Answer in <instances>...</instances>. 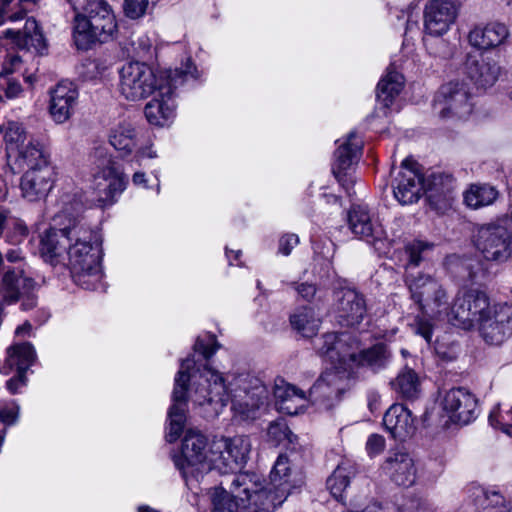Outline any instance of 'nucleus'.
<instances>
[{
  "label": "nucleus",
  "instance_id": "45",
  "mask_svg": "<svg viewBox=\"0 0 512 512\" xmlns=\"http://www.w3.org/2000/svg\"><path fill=\"white\" fill-rule=\"evenodd\" d=\"M21 0H0V25L6 19L18 21L24 18L25 10L20 6Z\"/></svg>",
  "mask_w": 512,
  "mask_h": 512
},
{
  "label": "nucleus",
  "instance_id": "9",
  "mask_svg": "<svg viewBox=\"0 0 512 512\" xmlns=\"http://www.w3.org/2000/svg\"><path fill=\"white\" fill-rule=\"evenodd\" d=\"M475 247L487 261L504 263L512 256V227L507 215L480 226Z\"/></svg>",
  "mask_w": 512,
  "mask_h": 512
},
{
  "label": "nucleus",
  "instance_id": "33",
  "mask_svg": "<svg viewBox=\"0 0 512 512\" xmlns=\"http://www.w3.org/2000/svg\"><path fill=\"white\" fill-rule=\"evenodd\" d=\"M465 69L470 79L482 88L494 85L500 73V67L494 61L472 54L467 55Z\"/></svg>",
  "mask_w": 512,
  "mask_h": 512
},
{
  "label": "nucleus",
  "instance_id": "30",
  "mask_svg": "<svg viewBox=\"0 0 512 512\" xmlns=\"http://www.w3.org/2000/svg\"><path fill=\"white\" fill-rule=\"evenodd\" d=\"M424 194L436 209L450 206L456 188V181L450 174L444 172H431L424 175Z\"/></svg>",
  "mask_w": 512,
  "mask_h": 512
},
{
  "label": "nucleus",
  "instance_id": "17",
  "mask_svg": "<svg viewBox=\"0 0 512 512\" xmlns=\"http://www.w3.org/2000/svg\"><path fill=\"white\" fill-rule=\"evenodd\" d=\"M321 353L333 364V370L344 372L355 365L361 343L358 337L349 332L327 333L322 337Z\"/></svg>",
  "mask_w": 512,
  "mask_h": 512
},
{
  "label": "nucleus",
  "instance_id": "34",
  "mask_svg": "<svg viewBox=\"0 0 512 512\" xmlns=\"http://www.w3.org/2000/svg\"><path fill=\"white\" fill-rule=\"evenodd\" d=\"M274 395L279 411L289 415L300 413L307 401V396L303 390L284 381H281V384H276Z\"/></svg>",
  "mask_w": 512,
  "mask_h": 512
},
{
  "label": "nucleus",
  "instance_id": "37",
  "mask_svg": "<svg viewBox=\"0 0 512 512\" xmlns=\"http://www.w3.org/2000/svg\"><path fill=\"white\" fill-rule=\"evenodd\" d=\"M391 352L384 343H377L367 349H361L355 365L363 366L374 372L380 371L388 365Z\"/></svg>",
  "mask_w": 512,
  "mask_h": 512
},
{
  "label": "nucleus",
  "instance_id": "44",
  "mask_svg": "<svg viewBox=\"0 0 512 512\" xmlns=\"http://www.w3.org/2000/svg\"><path fill=\"white\" fill-rule=\"evenodd\" d=\"M295 437L284 420L274 421L268 426L267 441L273 446L293 443Z\"/></svg>",
  "mask_w": 512,
  "mask_h": 512
},
{
  "label": "nucleus",
  "instance_id": "63",
  "mask_svg": "<svg viewBox=\"0 0 512 512\" xmlns=\"http://www.w3.org/2000/svg\"><path fill=\"white\" fill-rule=\"evenodd\" d=\"M25 382H26V376L24 375V377L20 380V377L18 375V372H16V376H14L13 378L9 379L6 383L7 385V389L12 393V394H15L17 393L18 391V388L20 386H23L25 385Z\"/></svg>",
  "mask_w": 512,
  "mask_h": 512
},
{
  "label": "nucleus",
  "instance_id": "5",
  "mask_svg": "<svg viewBox=\"0 0 512 512\" xmlns=\"http://www.w3.org/2000/svg\"><path fill=\"white\" fill-rule=\"evenodd\" d=\"M116 31L115 15L105 0H88L83 13L76 14L74 19V42L82 50L108 41Z\"/></svg>",
  "mask_w": 512,
  "mask_h": 512
},
{
  "label": "nucleus",
  "instance_id": "56",
  "mask_svg": "<svg viewBox=\"0 0 512 512\" xmlns=\"http://www.w3.org/2000/svg\"><path fill=\"white\" fill-rule=\"evenodd\" d=\"M19 415V406L12 402L0 410V420L6 425L16 423Z\"/></svg>",
  "mask_w": 512,
  "mask_h": 512
},
{
  "label": "nucleus",
  "instance_id": "32",
  "mask_svg": "<svg viewBox=\"0 0 512 512\" xmlns=\"http://www.w3.org/2000/svg\"><path fill=\"white\" fill-rule=\"evenodd\" d=\"M385 429L394 439L404 441L412 436L416 430L415 418L412 412L403 404H393L383 417Z\"/></svg>",
  "mask_w": 512,
  "mask_h": 512
},
{
  "label": "nucleus",
  "instance_id": "64",
  "mask_svg": "<svg viewBox=\"0 0 512 512\" xmlns=\"http://www.w3.org/2000/svg\"><path fill=\"white\" fill-rule=\"evenodd\" d=\"M489 422L492 426L494 427H498L499 425V428L505 433L507 434L508 436L512 437V424H499L496 420H495V414L494 412L490 413L489 415Z\"/></svg>",
  "mask_w": 512,
  "mask_h": 512
},
{
  "label": "nucleus",
  "instance_id": "60",
  "mask_svg": "<svg viewBox=\"0 0 512 512\" xmlns=\"http://www.w3.org/2000/svg\"><path fill=\"white\" fill-rule=\"evenodd\" d=\"M416 333L422 336L428 343L432 340L433 326L428 320L420 319L416 323Z\"/></svg>",
  "mask_w": 512,
  "mask_h": 512
},
{
  "label": "nucleus",
  "instance_id": "62",
  "mask_svg": "<svg viewBox=\"0 0 512 512\" xmlns=\"http://www.w3.org/2000/svg\"><path fill=\"white\" fill-rule=\"evenodd\" d=\"M297 291L303 299L309 301L314 297L316 293V288L312 284L302 283L297 286Z\"/></svg>",
  "mask_w": 512,
  "mask_h": 512
},
{
  "label": "nucleus",
  "instance_id": "23",
  "mask_svg": "<svg viewBox=\"0 0 512 512\" xmlns=\"http://www.w3.org/2000/svg\"><path fill=\"white\" fill-rule=\"evenodd\" d=\"M336 318L341 326L357 327L367 314L364 295L356 289L341 287L334 292Z\"/></svg>",
  "mask_w": 512,
  "mask_h": 512
},
{
  "label": "nucleus",
  "instance_id": "18",
  "mask_svg": "<svg viewBox=\"0 0 512 512\" xmlns=\"http://www.w3.org/2000/svg\"><path fill=\"white\" fill-rule=\"evenodd\" d=\"M35 286V281L25 274L23 267H7L0 279V295L7 305L21 300V309L28 311L37 304L33 294Z\"/></svg>",
  "mask_w": 512,
  "mask_h": 512
},
{
  "label": "nucleus",
  "instance_id": "58",
  "mask_svg": "<svg viewBox=\"0 0 512 512\" xmlns=\"http://www.w3.org/2000/svg\"><path fill=\"white\" fill-rule=\"evenodd\" d=\"M299 243V238L296 234H287L279 240V252L288 256L292 249Z\"/></svg>",
  "mask_w": 512,
  "mask_h": 512
},
{
  "label": "nucleus",
  "instance_id": "22",
  "mask_svg": "<svg viewBox=\"0 0 512 512\" xmlns=\"http://www.w3.org/2000/svg\"><path fill=\"white\" fill-rule=\"evenodd\" d=\"M337 143L332 172L339 183L348 191L354 183L351 171L359 161L362 142L356 132L352 131L345 139L338 140Z\"/></svg>",
  "mask_w": 512,
  "mask_h": 512
},
{
  "label": "nucleus",
  "instance_id": "4",
  "mask_svg": "<svg viewBox=\"0 0 512 512\" xmlns=\"http://www.w3.org/2000/svg\"><path fill=\"white\" fill-rule=\"evenodd\" d=\"M61 203L62 208L53 219L54 226L41 239L42 256L52 264L68 252L74 239L72 233L80 224L84 208L82 200L76 195H63Z\"/></svg>",
  "mask_w": 512,
  "mask_h": 512
},
{
  "label": "nucleus",
  "instance_id": "1",
  "mask_svg": "<svg viewBox=\"0 0 512 512\" xmlns=\"http://www.w3.org/2000/svg\"><path fill=\"white\" fill-rule=\"evenodd\" d=\"M198 360L194 356L183 359L175 377L172 392V405L168 411V442H175L181 435L186 421L188 382L193 380L190 399L199 406H207L206 412L217 415L232 397V409L242 420L256 418L257 410L263 404L266 391L264 387L255 386L247 390L242 386L243 378H236V383L228 387L223 377L208 364L196 367Z\"/></svg>",
  "mask_w": 512,
  "mask_h": 512
},
{
  "label": "nucleus",
  "instance_id": "13",
  "mask_svg": "<svg viewBox=\"0 0 512 512\" xmlns=\"http://www.w3.org/2000/svg\"><path fill=\"white\" fill-rule=\"evenodd\" d=\"M109 143L123 159L129 158L131 164L141 165L145 158L157 157L156 152L144 141L143 137L136 131L134 125L123 121L113 126L109 132Z\"/></svg>",
  "mask_w": 512,
  "mask_h": 512
},
{
  "label": "nucleus",
  "instance_id": "54",
  "mask_svg": "<svg viewBox=\"0 0 512 512\" xmlns=\"http://www.w3.org/2000/svg\"><path fill=\"white\" fill-rule=\"evenodd\" d=\"M385 448V439L379 434H372L366 442V450L369 456L380 454Z\"/></svg>",
  "mask_w": 512,
  "mask_h": 512
},
{
  "label": "nucleus",
  "instance_id": "61",
  "mask_svg": "<svg viewBox=\"0 0 512 512\" xmlns=\"http://www.w3.org/2000/svg\"><path fill=\"white\" fill-rule=\"evenodd\" d=\"M5 259L9 263L20 264L24 261L25 257L23 251L20 248H12L5 253L4 260Z\"/></svg>",
  "mask_w": 512,
  "mask_h": 512
},
{
  "label": "nucleus",
  "instance_id": "48",
  "mask_svg": "<svg viewBox=\"0 0 512 512\" xmlns=\"http://www.w3.org/2000/svg\"><path fill=\"white\" fill-rule=\"evenodd\" d=\"M40 32L39 26L37 21L34 18H28L25 22L24 28L22 31H14L12 29H6L4 31L0 32V38H10L13 43L16 42V40H22L26 37H28L31 34Z\"/></svg>",
  "mask_w": 512,
  "mask_h": 512
},
{
  "label": "nucleus",
  "instance_id": "47",
  "mask_svg": "<svg viewBox=\"0 0 512 512\" xmlns=\"http://www.w3.org/2000/svg\"><path fill=\"white\" fill-rule=\"evenodd\" d=\"M28 235V228L26 224L19 218L12 222L11 227L8 228L3 236L5 242L10 245L21 244Z\"/></svg>",
  "mask_w": 512,
  "mask_h": 512
},
{
  "label": "nucleus",
  "instance_id": "39",
  "mask_svg": "<svg viewBox=\"0 0 512 512\" xmlns=\"http://www.w3.org/2000/svg\"><path fill=\"white\" fill-rule=\"evenodd\" d=\"M35 357L36 354L32 344H17L8 349L6 364L10 369H16L21 380L29 367L34 363Z\"/></svg>",
  "mask_w": 512,
  "mask_h": 512
},
{
  "label": "nucleus",
  "instance_id": "11",
  "mask_svg": "<svg viewBox=\"0 0 512 512\" xmlns=\"http://www.w3.org/2000/svg\"><path fill=\"white\" fill-rule=\"evenodd\" d=\"M433 103L435 111L442 119H466L474 106L468 84L459 80L443 84Z\"/></svg>",
  "mask_w": 512,
  "mask_h": 512
},
{
  "label": "nucleus",
  "instance_id": "29",
  "mask_svg": "<svg viewBox=\"0 0 512 512\" xmlns=\"http://www.w3.org/2000/svg\"><path fill=\"white\" fill-rule=\"evenodd\" d=\"M348 224L352 233L368 243L375 244L386 237L382 226L373 220L368 208L364 205H354L348 213Z\"/></svg>",
  "mask_w": 512,
  "mask_h": 512
},
{
  "label": "nucleus",
  "instance_id": "42",
  "mask_svg": "<svg viewBox=\"0 0 512 512\" xmlns=\"http://www.w3.org/2000/svg\"><path fill=\"white\" fill-rule=\"evenodd\" d=\"M433 247V243L422 240H413L412 242L408 243L405 247V251L408 255V262L405 267V275L407 273H412L410 271L411 268L418 267L420 263L427 258Z\"/></svg>",
  "mask_w": 512,
  "mask_h": 512
},
{
  "label": "nucleus",
  "instance_id": "15",
  "mask_svg": "<svg viewBox=\"0 0 512 512\" xmlns=\"http://www.w3.org/2000/svg\"><path fill=\"white\" fill-rule=\"evenodd\" d=\"M490 304L485 292L474 289L459 292L450 305L446 318L452 325L470 330L477 326L479 318Z\"/></svg>",
  "mask_w": 512,
  "mask_h": 512
},
{
  "label": "nucleus",
  "instance_id": "26",
  "mask_svg": "<svg viewBox=\"0 0 512 512\" xmlns=\"http://www.w3.org/2000/svg\"><path fill=\"white\" fill-rule=\"evenodd\" d=\"M49 113L57 124L68 121L78 103L77 86L69 80H62L50 89Z\"/></svg>",
  "mask_w": 512,
  "mask_h": 512
},
{
  "label": "nucleus",
  "instance_id": "24",
  "mask_svg": "<svg viewBox=\"0 0 512 512\" xmlns=\"http://www.w3.org/2000/svg\"><path fill=\"white\" fill-rule=\"evenodd\" d=\"M452 422L469 424L477 418L478 401L476 397L463 387L448 390L441 401Z\"/></svg>",
  "mask_w": 512,
  "mask_h": 512
},
{
  "label": "nucleus",
  "instance_id": "27",
  "mask_svg": "<svg viewBox=\"0 0 512 512\" xmlns=\"http://www.w3.org/2000/svg\"><path fill=\"white\" fill-rule=\"evenodd\" d=\"M346 374L333 369L326 370L310 388L309 399L325 404L327 408L338 401L344 391Z\"/></svg>",
  "mask_w": 512,
  "mask_h": 512
},
{
  "label": "nucleus",
  "instance_id": "10",
  "mask_svg": "<svg viewBox=\"0 0 512 512\" xmlns=\"http://www.w3.org/2000/svg\"><path fill=\"white\" fill-rule=\"evenodd\" d=\"M172 70L165 71L157 77L153 69L144 62L130 61L119 71V91L123 97L130 101H139L147 98L156 91L158 84L166 83V75Z\"/></svg>",
  "mask_w": 512,
  "mask_h": 512
},
{
  "label": "nucleus",
  "instance_id": "49",
  "mask_svg": "<svg viewBox=\"0 0 512 512\" xmlns=\"http://www.w3.org/2000/svg\"><path fill=\"white\" fill-rule=\"evenodd\" d=\"M428 51L436 57L449 58L453 54L452 46L445 40L437 38L434 40H425Z\"/></svg>",
  "mask_w": 512,
  "mask_h": 512
},
{
  "label": "nucleus",
  "instance_id": "40",
  "mask_svg": "<svg viewBox=\"0 0 512 512\" xmlns=\"http://www.w3.org/2000/svg\"><path fill=\"white\" fill-rule=\"evenodd\" d=\"M320 318L312 307L303 306L290 316L292 327L304 337H312L320 327Z\"/></svg>",
  "mask_w": 512,
  "mask_h": 512
},
{
  "label": "nucleus",
  "instance_id": "21",
  "mask_svg": "<svg viewBox=\"0 0 512 512\" xmlns=\"http://www.w3.org/2000/svg\"><path fill=\"white\" fill-rule=\"evenodd\" d=\"M392 186L394 197L400 204L416 203L425 190L424 174L418 163L410 158L404 159Z\"/></svg>",
  "mask_w": 512,
  "mask_h": 512
},
{
  "label": "nucleus",
  "instance_id": "55",
  "mask_svg": "<svg viewBox=\"0 0 512 512\" xmlns=\"http://www.w3.org/2000/svg\"><path fill=\"white\" fill-rule=\"evenodd\" d=\"M2 83L3 88H0V90L4 91L5 97L8 99L17 98L23 91L21 84L14 78H4Z\"/></svg>",
  "mask_w": 512,
  "mask_h": 512
},
{
  "label": "nucleus",
  "instance_id": "46",
  "mask_svg": "<svg viewBox=\"0 0 512 512\" xmlns=\"http://www.w3.org/2000/svg\"><path fill=\"white\" fill-rule=\"evenodd\" d=\"M26 133L23 126L16 122H10L5 127L4 140L7 145H16L18 151L25 147Z\"/></svg>",
  "mask_w": 512,
  "mask_h": 512
},
{
  "label": "nucleus",
  "instance_id": "28",
  "mask_svg": "<svg viewBox=\"0 0 512 512\" xmlns=\"http://www.w3.org/2000/svg\"><path fill=\"white\" fill-rule=\"evenodd\" d=\"M381 468L385 475L398 486L410 487L417 478L415 462L407 452H390Z\"/></svg>",
  "mask_w": 512,
  "mask_h": 512
},
{
  "label": "nucleus",
  "instance_id": "36",
  "mask_svg": "<svg viewBox=\"0 0 512 512\" xmlns=\"http://www.w3.org/2000/svg\"><path fill=\"white\" fill-rule=\"evenodd\" d=\"M473 496L481 512H512V501L507 500L499 491L477 486Z\"/></svg>",
  "mask_w": 512,
  "mask_h": 512
},
{
  "label": "nucleus",
  "instance_id": "19",
  "mask_svg": "<svg viewBox=\"0 0 512 512\" xmlns=\"http://www.w3.org/2000/svg\"><path fill=\"white\" fill-rule=\"evenodd\" d=\"M476 328L487 344H502L512 336V304L491 303Z\"/></svg>",
  "mask_w": 512,
  "mask_h": 512
},
{
  "label": "nucleus",
  "instance_id": "43",
  "mask_svg": "<svg viewBox=\"0 0 512 512\" xmlns=\"http://www.w3.org/2000/svg\"><path fill=\"white\" fill-rule=\"evenodd\" d=\"M350 483V472L347 468L338 466L327 479V488L337 500L343 499V493Z\"/></svg>",
  "mask_w": 512,
  "mask_h": 512
},
{
  "label": "nucleus",
  "instance_id": "59",
  "mask_svg": "<svg viewBox=\"0 0 512 512\" xmlns=\"http://www.w3.org/2000/svg\"><path fill=\"white\" fill-rule=\"evenodd\" d=\"M17 219L11 212L7 209L0 208V238H2L9 227H11L12 222Z\"/></svg>",
  "mask_w": 512,
  "mask_h": 512
},
{
  "label": "nucleus",
  "instance_id": "14",
  "mask_svg": "<svg viewBox=\"0 0 512 512\" xmlns=\"http://www.w3.org/2000/svg\"><path fill=\"white\" fill-rule=\"evenodd\" d=\"M271 487L259 488L256 484L255 497L270 499L274 506H280L287 498L291 488L302 483V473L296 469L286 455H279L270 473Z\"/></svg>",
  "mask_w": 512,
  "mask_h": 512
},
{
  "label": "nucleus",
  "instance_id": "20",
  "mask_svg": "<svg viewBox=\"0 0 512 512\" xmlns=\"http://www.w3.org/2000/svg\"><path fill=\"white\" fill-rule=\"evenodd\" d=\"M223 485V482L221 483ZM230 491L223 486L213 488L211 494L212 512H237L245 502H253L256 483L247 474L235 475L230 483Z\"/></svg>",
  "mask_w": 512,
  "mask_h": 512
},
{
  "label": "nucleus",
  "instance_id": "41",
  "mask_svg": "<svg viewBox=\"0 0 512 512\" xmlns=\"http://www.w3.org/2000/svg\"><path fill=\"white\" fill-rule=\"evenodd\" d=\"M391 385L397 393L406 399H415L420 392L419 378L410 368L403 369L391 382Z\"/></svg>",
  "mask_w": 512,
  "mask_h": 512
},
{
  "label": "nucleus",
  "instance_id": "6",
  "mask_svg": "<svg viewBox=\"0 0 512 512\" xmlns=\"http://www.w3.org/2000/svg\"><path fill=\"white\" fill-rule=\"evenodd\" d=\"M405 285L410 299L425 315L433 318L447 317L450 295L444 284L434 276L423 273H407Z\"/></svg>",
  "mask_w": 512,
  "mask_h": 512
},
{
  "label": "nucleus",
  "instance_id": "50",
  "mask_svg": "<svg viewBox=\"0 0 512 512\" xmlns=\"http://www.w3.org/2000/svg\"><path fill=\"white\" fill-rule=\"evenodd\" d=\"M23 66V60L19 55L9 54L3 61L2 70L0 72V82L2 83L4 78L10 77L15 72L21 70Z\"/></svg>",
  "mask_w": 512,
  "mask_h": 512
},
{
  "label": "nucleus",
  "instance_id": "51",
  "mask_svg": "<svg viewBox=\"0 0 512 512\" xmlns=\"http://www.w3.org/2000/svg\"><path fill=\"white\" fill-rule=\"evenodd\" d=\"M147 5L148 0H125L123 8L127 17L138 19L145 14Z\"/></svg>",
  "mask_w": 512,
  "mask_h": 512
},
{
  "label": "nucleus",
  "instance_id": "16",
  "mask_svg": "<svg viewBox=\"0 0 512 512\" xmlns=\"http://www.w3.org/2000/svg\"><path fill=\"white\" fill-rule=\"evenodd\" d=\"M95 165L94 187L102 199L111 202L115 196L121 194L127 184V178L115 168V162L108 153L107 148L96 147L91 155Z\"/></svg>",
  "mask_w": 512,
  "mask_h": 512
},
{
  "label": "nucleus",
  "instance_id": "53",
  "mask_svg": "<svg viewBox=\"0 0 512 512\" xmlns=\"http://www.w3.org/2000/svg\"><path fill=\"white\" fill-rule=\"evenodd\" d=\"M15 44L20 48H34L37 51H42L45 48V40L43 34L40 32L29 35L22 40H16Z\"/></svg>",
  "mask_w": 512,
  "mask_h": 512
},
{
  "label": "nucleus",
  "instance_id": "12",
  "mask_svg": "<svg viewBox=\"0 0 512 512\" xmlns=\"http://www.w3.org/2000/svg\"><path fill=\"white\" fill-rule=\"evenodd\" d=\"M251 441L246 436L215 439L210 444L214 469L221 474L240 471L248 460Z\"/></svg>",
  "mask_w": 512,
  "mask_h": 512
},
{
  "label": "nucleus",
  "instance_id": "2",
  "mask_svg": "<svg viewBox=\"0 0 512 512\" xmlns=\"http://www.w3.org/2000/svg\"><path fill=\"white\" fill-rule=\"evenodd\" d=\"M72 235L74 239L67 254L74 282L84 289H94L101 280L99 236L83 217Z\"/></svg>",
  "mask_w": 512,
  "mask_h": 512
},
{
  "label": "nucleus",
  "instance_id": "3",
  "mask_svg": "<svg viewBox=\"0 0 512 512\" xmlns=\"http://www.w3.org/2000/svg\"><path fill=\"white\" fill-rule=\"evenodd\" d=\"M16 161L27 168L20 181L22 197L30 202L46 198L56 180L49 151L39 142L30 141L19 150Z\"/></svg>",
  "mask_w": 512,
  "mask_h": 512
},
{
  "label": "nucleus",
  "instance_id": "31",
  "mask_svg": "<svg viewBox=\"0 0 512 512\" xmlns=\"http://www.w3.org/2000/svg\"><path fill=\"white\" fill-rule=\"evenodd\" d=\"M510 36L508 27L500 22L475 26L468 34L470 45L480 50H490L505 44Z\"/></svg>",
  "mask_w": 512,
  "mask_h": 512
},
{
  "label": "nucleus",
  "instance_id": "35",
  "mask_svg": "<svg viewBox=\"0 0 512 512\" xmlns=\"http://www.w3.org/2000/svg\"><path fill=\"white\" fill-rule=\"evenodd\" d=\"M404 85V77L398 73L393 65L387 68L386 75L379 81L377 86V100L383 105V114L392 104L395 97L399 95Z\"/></svg>",
  "mask_w": 512,
  "mask_h": 512
},
{
  "label": "nucleus",
  "instance_id": "25",
  "mask_svg": "<svg viewBox=\"0 0 512 512\" xmlns=\"http://www.w3.org/2000/svg\"><path fill=\"white\" fill-rule=\"evenodd\" d=\"M458 7V0H431L424 11L425 32L435 37L445 34L456 20Z\"/></svg>",
  "mask_w": 512,
  "mask_h": 512
},
{
  "label": "nucleus",
  "instance_id": "7",
  "mask_svg": "<svg viewBox=\"0 0 512 512\" xmlns=\"http://www.w3.org/2000/svg\"><path fill=\"white\" fill-rule=\"evenodd\" d=\"M197 68L190 59L176 68L174 72L166 75V83L161 82L154 94V97L145 106V116L150 124L163 126L175 115V90L189 78L197 79Z\"/></svg>",
  "mask_w": 512,
  "mask_h": 512
},
{
  "label": "nucleus",
  "instance_id": "57",
  "mask_svg": "<svg viewBox=\"0 0 512 512\" xmlns=\"http://www.w3.org/2000/svg\"><path fill=\"white\" fill-rule=\"evenodd\" d=\"M253 497V502L248 503L247 506L244 505V512H269L270 508L277 507L271 504L270 499H257L255 495Z\"/></svg>",
  "mask_w": 512,
  "mask_h": 512
},
{
  "label": "nucleus",
  "instance_id": "38",
  "mask_svg": "<svg viewBox=\"0 0 512 512\" xmlns=\"http://www.w3.org/2000/svg\"><path fill=\"white\" fill-rule=\"evenodd\" d=\"M499 196V191L489 184H471L464 192V202L471 209H480L492 205Z\"/></svg>",
  "mask_w": 512,
  "mask_h": 512
},
{
  "label": "nucleus",
  "instance_id": "52",
  "mask_svg": "<svg viewBox=\"0 0 512 512\" xmlns=\"http://www.w3.org/2000/svg\"><path fill=\"white\" fill-rule=\"evenodd\" d=\"M219 348L213 337H210L209 343H205L204 340L197 338L194 344V351L199 353L205 361H208Z\"/></svg>",
  "mask_w": 512,
  "mask_h": 512
},
{
  "label": "nucleus",
  "instance_id": "8",
  "mask_svg": "<svg viewBox=\"0 0 512 512\" xmlns=\"http://www.w3.org/2000/svg\"><path fill=\"white\" fill-rule=\"evenodd\" d=\"M175 467L180 471L185 483L199 478L214 469L212 453L207 449L206 437L198 431L188 430L182 441L180 454L173 456Z\"/></svg>",
  "mask_w": 512,
  "mask_h": 512
}]
</instances>
